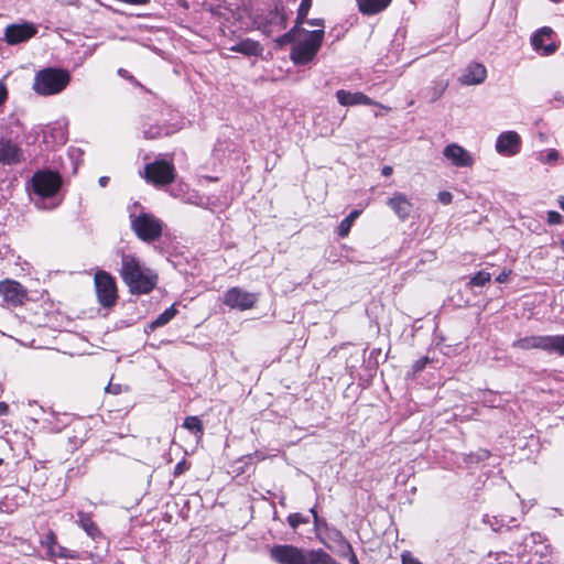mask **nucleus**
Segmentation results:
<instances>
[{
	"mask_svg": "<svg viewBox=\"0 0 564 564\" xmlns=\"http://www.w3.org/2000/svg\"><path fill=\"white\" fill-rule=\"evenodd\" d=\"M120 276L133 294H147L156 284V275L135 257L122 256Z\"/></svg>",
	"mask_w": 564,
	"mask_h": 564,
	"instance_id": "f257e3e1",
	"label": "nucleus"
},
{
	"mask_svg": "<svg viewBox=\"0 0 564 564\" xmlns=\"http://www.w3.org/2000/svg\"><path fill=\"white\" fill-rule=\"evenodd\" d=\"M62 186V177L58 173L52 171H39L32 176V187L34 194L39 197L35 206L40 209L56 208L61 200L55 199V195Z\"/></svg>",
	"mask_w": 564,
	"mask_h": 564,
	"instance_id": "f03ea898",
	"label": "nucleus"
},
{
	"mask_svg": "<svg viewBox=\"0 0 564 564\" xmlns=\"http://www.w3.org/2000/svg\"><path fill=\"white\" fill-rule=\"evenodd\" d=\"M510 550L516 552L520 561L528 564H542L552 553V546L546 543V539L539 532H532L523 542L513 544Z\"/></svg>",
	"mask_w": 564,
	"mask_h": 564,
	"instance_id": "7ed1b4c3",
	"label": "nucleus"
},
{
	"mask_svg": "<svg viewBox=\"0 0 564 564\" xmlns=\"http://www.w3.org/2000/svg\"><path fill=\"white\" fill-rule=\"evenodd\" d=\"M303 35V40L292 43L290 51V59L297 66H305L315 59L323 45L325 31H304Z\"/></svg>",
	"mask_w": 564,
	"mask_h": 564,
	"instance_id": "20e7f679",
	"label": "nucleus"
},
{
	"mask_svg": "<svg viewBox=\"0 0 564 564\" xmlns=\"http://www.w3.org/2000/svg\"><path fill=\"white\" fill-rule=\"evenodd\" d=\"M70 82L67 69L47 67L35 73L33 89L41 96L56 95L63 91Z\"/></svg>",
	"mask_w": 564,
	"mask_h": 564,
	"instance_id": "39448f33",
	"label": "nucleus"
},
{
	"mask_svg": "<svg viewBox=\"0 0 564 564\" xmlns=\"http://www.w3.org/2000/svg\"><path fill=\"white\" fill-rule=\"evenodd\" d=\"M321 549L307 550L292 544H275L270 549V558L276 564H317Z\"/></svg>",
	"mask_w": 564,
	"mask_h": 564,
	"instance_id": "423d86ee",
	"label": "nucleus"
},
{
	"mask_svg": "<svg viewBox=\"0 0 564 564\" xmlns=\"http://www.w3.org/2000/svg\"><path fill=\"white\" fill-rule=\"evenodd\" d=\"M131 225L137 236L143 241L156 240L163 230L162 221L155 216L145 213L134 217Z\"/></svg>",
	"mask_w": 564,
	"mask_h": 564,
	"instance_id": "0eeeda50",
	"label": "nucleus"
},
{
	"mask_svg": "<svg viewBox=\"0 0 564 564\" xmlns=\"http://www.w3.org/2000/svg\"><path fill=\"white\" fill-rule=\"evenodd\" d=\"M94 281L99 304L104 307L115 305L118 299L115 279L106 271H97Z\"/></svg>",
	"mask_w": 564,
	"mask_h": 564,
	"instance_id": "6e6552de",
	"label": "nucleus"
},
{
	"mask_svg": "<svg viewBox=\"0 0 564 564\" xmlns=\"http://www.w3.org/2000/svg\"><path fill=\"white\" fill-rule=\"evenodd\" d=\"M289 15L281 2L274 4L265 15L258 21V29L268 36L283 31L288 26Z\"/></svg>",
	"mask_w": 564,
	"mask_h": 564,
	"instance_id": "1a4fd4ad",
	"label": "nucleus"
},
{
	"mask_svg": "<svg viewBox=\"0 0 564 564\" xmlns=\"http://www.w3.org/2000/svg\"><path fill=\"white\" fill-rule=\"evenodd\" d=\"M145 178L154 185H165L174 178V165L172 161L156 160L145 165Z\"/></svg>",
	"mask_w": 564,
	"mask_h": 564,
	"instance_id": "9d476101",
	"label": "nucleus"
},
{
	"mask_svg": "<svg viewBox=\"0 0 564 564\" xmlns=\"http://www.w3.org/2000/svg\"><path fill=\"white\" fill-rule=\"evenodd\" d=\"M41 545L46 551V558L50 561L62 558V560H78L79 553L74 550H69L57 542L56 534L50 530L41 540Z\"/></svg>",
	"mask_w": 564,
	"mask_h": 564,
	"instance_id": "9b49d317",
	"label": "nucleus"
},
{
	"mask_svg": "<svg viewBox=\"0 0 564 564\" xmlns=\"http://www.w3.org/2000/svg\"><path fill=\"white\" fill-rule=\"evenodd\" d=\"M36 34L37 28L32 22L12 23L4 29V41L9 45H17L31 40Z\"/></svg>",
	"mask_w": 564,
	"mask_h": 564,
	"instance_id": "f8f14e48",
	"label": "nucleus"
},
{
	"mask_svg": "<svg viewBox=\"0 0 564 564\" xmlns=\"http://www.w3.org/2000/svg\"><path fill=\"white\" fill-rule=\"evenodd\" d=\"M554 36L555 32L552 28L542 26L532 34L530 42L535 52L550 56L558 48V44L553 41Z\"/></svg>",
	"mask_w": 564,
	"mask_h": 564,
	"instance_id": "ddd939ff",
	"label": "nucleus"
},
{
	"mask_svg": "<svg viewBox=\"0 0 564 564\" xmlns=\"http://www.w3.org/2000/svg\"><path fill=\"white\" fill-rule=\"evenodd\" d=\"M257 301L254 293L247 292L240 288L229 289L224 296V303L230 308L246 311L251 308Z\"/></svg>",
	"mask_w": 564,
	"mask_h": 564,
	"instance_id": "4468645a",
	"label": "nucleus"
},
{
	"mask_svg": "<svg viewBox=\"0 0 564 564\" xmlns=\"http://www.w3.org/2000/svg\"><path fill=\"white\" fill-rule=\"evenodd\" d=\"M316 535L326 547L337 549L338 553L350 544L338 529L328 525L326 521H323V525L316 530Z\"/></svg>",
	"mask_w": 564,
	"mask_h": 564,
	"instance_id": "2eb2a0df",
	"label": "nucleus"
},
{
	"mask_svg": "<svg viewBox=\"0 0 564 564\" xmlns=\"http://www.w3.org/2000/svg\"><path fill=\"white\" fill-rule=\"evenodd\" d=\"M336 98L339 105L348 107V106H356V105H365V106H376L379 108H382L387 111H390L391 108L387 107L367 95H365L361 91L350 93L345 89H339L336 91Z\"/></svg>",
	"mask_w": 564,
	"mask_h": 564,
	"instance_id": "dca6fc26",
	"label": "nucleus"
},
{
	"mask_svg": "<svg viewBox=\"0 0 564 564\" xmlns=\"http://www.w3.org/2000/svg\"><path fill=\"white\" fill-rule=\"evenodd\" d=\"M0 294L12 306L22 305L28 296L26 290L13 280H6L0 283Z\"/></svg>",
	"mask_w": 564,
	"mask_h": 564,
	"instance_id": "f3484780",
	"label": "nucleus"
},
{
	"mask_svg": "<svg viewBox=\"0 0 564 564\" xmlns=\"http://www.w3.org/2000/svg\"><path fill=\"white\" fill-rule=\"evenodd\" d=\"M486 78V66L478 62H471L466 66L464 73L459 77V83L465 86H473L482 84Z\"/></svg>",
	"mask_w": 564,
	"mask_h": 564,
	"instance_id": "a211bd4d",
	"label": "nucleus"
},
{
	"mask_svg": "<svg viewBox=\"0 0 564 564\" xmlns=\"http://www.w3.org/2000/svg\"><path fill=\"white\" fill-rule=\"evenodd\" d=\"M306 18L307 14L297 12L294 25L288 32H285L284 34L274 40L279 48H282L291 43H294L297 36L304 34V31L306 30L303 28V24L305 22L307 23Z\"/></svg>",
	"mask_w": 564,
	"mask_h": 564,
	"instance_id": "6ab92c4d",
	"label": "nucleus"
},
{
	"mask_svg": "<svg viewBox=\"0 0 564 564\" xmlns=\"http://www.w3.org/2000/svg\"><path fill=\"white\" fill-rule=\"evenodd\" d=\"M444 156L456 166H470L473 156L457 143H449L443 152Z\"/></svg>",
	"mask_w": 564,
	"mask_h": 564,
	"instance_id": "aec40b11",
	"label": "nucleus"
},
{
	"mask_svg": "<svg viewBox=\"0 0 564 564\" xmlns=\"http://www.w3.org/2000/svg\"><path fill=\"white\" fill-rule=\"evenodd\" d=\"M388 206L402 220L408 218L412 210V204L406 198V196L401 193H395L391 198H389Z\"/></svg>",
	"mask_w": 564,
	"mask_h": 564,
	"instance_id": "412c9836",
	"label": "nucleus"
},
{
	"mask_svg": "<svg viewBox=\"0 0 564 564\" xmlns=\"http://www.w3.org/2000/svg\"><path fill=\"white\" fill-rule=\"evenodd\" d=\"M360 13L364 15H375L384 11L392 0H356Z\"/></svg>",
	"mask_w": 564,
	"mask_h": 564,
	"instance_id": "4be33fe9",
	"label": "nucleus"
},
{
	"mask_svg": "<svg viewBox=\"0 0 564 564\" xmlns=\"http://www.w3.org/2000/svg\"><path fill=\"white\" fill-rule=\"evenodd\" d=\"M68 138V123L63 120H57L46 127L44 130V139L52 141H66Z\"/></svg>",
	"mask_w": 564,
	"mask_h": 564,
	"instance_id": "5701e85b",
	"label": "nucleus"
},
{
	"mask_svg": "<svg viewBox=\"0 0 564 564\" xmlns=\"http://www.w3.org/2000/svg\"><path fill=\"white\" fill-rule=\"evenodd\" d=\"M22 159V152L17 143H0V163L14 164Z\"/></svg>",
	"mask_w": 564,
	"mask_h": 564,
	"instance_id": "b1692460",
	"label": "nucleus"
},
{
	"mask_svg": "<svg viewBox=\"0 0 564 564\" xmlns=\"http://www.w3.org/2000/svg\"><path fill=\"white\" fill-rule=\"evenodd\" d=\"M262 50L261 44L251 39H245L230 47V51L241 53L246 56H259Z\"/></svg>",
	"mask_w": 564,
	"mask_h": 564,
	"instance_id": "393cba45",
	"label": "nucleus"
},
{
	"mask_svg": "<svg viewBox=\"0 0 564 564\" xmlns=\"http://www.w3.org/2000/svg\"><path fill=\"white\" fill-rule=\"evenodd\" d=\"M543 345H544V336H538V335L519 338L512 343L513 348H518L521 350H531V349L543 350Z\"/></svg>",
	"mask_w": 564,
	"mask_h": 564,
	"instance_id": "a878e982",
	"label": "nucleus"
},
{
	"mask_svg": "<svg viewBox=\"0 0 564 564\" xmlns=\"http://www.w3.org/2000/svg\"><path fill=\"white\" fill-rule=\"evenodd\" d=\"M543 350L564 356V335H545Z\"/></svg>",
	"mask_w": 564,
	"mask_h": 564,
	"instance_id": "bb28decb",
	"label": "nucleus"
},
{
	"mask_svg": "<svg viewBox=\"0 0 564 564\" xmlns=\"http://www.w3.org/2000/svg\"><path fill=\"white\" fill-rule=\"evenodd\" d=\"M183 429L193 437L194 444L197 445L203 436L200 420L197 416H188L183 423Z\"/></svg>",
	"mask_w": 564,
	"mask_h": 564,
	"instance_id": "cd10ccee",
	"label": "nucleus"
},
{
	"mask_svg": "<svg viewBox=\"0 0 564 564\" xmlns=\"http://www.w3.org/2000/svg\"><path fill=\"white\" fill-rule=\"evenodd\" d=\"M77 516H78V524L91 539H96V538L100 536L101 533H100L97 524L93 521L91 517L88 513L78 511Z\"/></svg>",
	"mask_w": 564,
	"mask_h": 564,
	"instance_id": "c85d7f7f",
	"label": "nucleus"
},
{
	"mask_svg": "<svg viewBox=\"0 0 564 564\" xmlns=\"http://www.w3.org/2000/svg\"><path fill=\"white\" fill-rule=\"evenodd\" d=\"M448 87V79L438 78L435 79L432 85L427 88L426 95L430 98V101H436L440 99Z\"/></svg>",
	"mask_w": 564,
	"mask_h": 564,
	"instance_id": "c756f323",
	"label": "nucleus"
},
{
	"mask_svg": "<svg viewBox=\"0 0 564 564\" xmlns=\"http://www.w3.org/2000/svg\"><path fill=\"white\" fill-rule=\"evenodd\" d=\"M360 210H352L346 218H344L338 226V236L344 238L348 236L354 221L359 217Z\"/></svg>",
	"mask_w": 564,
	"mask_h": 564,
	"instance_id": "7c9ffc66",
	"label": "nucleus"
},
{
	"mask_svg": "<svg viewBox=\"0 0 564 564\" xmlns=\"http://www.w3.org/2000/svg\"><path fill=\"white\" fill-rule=\"evenodd\" d=\"M496 151L503 156H512L519 153L520 143H496Z\"/></svg>",
	"mask_w": 564,
	"mask_h": 564,
	"instance_id": "2f4dec72",
	"label": "nucleus"
},
{
	"mask_svg": "<svg viewBox=\"0 0 564 564\" xmlns=\"http://www.w3.org/2000/svg\"><path fill=\"white\" fill-rule=\"evenodd\" d=\"M175 310H176V303H173L169 310L163 312L161 315L158 316V318L155 321L152 322L151 327L155 328V327L165 325L167 322H170L174 317Z\"/></svg>",
	"mask_w": 564,
	"mask_h": 564,
	"instance_id": "473e14b6",
	"label": "nucleus"
},
{
	"mask_svg": "<svg viewBox=\"0 0 564 564\" xmlns=\"http://www.w3.org/2000/svg\"><path fill=\"white\" fill-rule=\"evenodd\" d=\"M491 279V274L489 272L479 271L474 276L470 278L469 284L473 286H484Z\"/></svg>",
	"mask_w": 564,
	"mask_h": 564,
	"instance_id": "72a5a7b5",
	"label": "nucleus"
},
{
	"mask_svg": "<svg viewBox=\"0 0 564 564\" xmlns=\"http://www.w3.org/2000/svg\"><path fill=\"white\" fill-rule=\"evenodd\" d=\"M558 159L560 153L555 149L547 150L545 154L543 152L539 154V160L545 164H555L558 161Z\"/></svg>",
	"mask_w": 564,
	"mask_h": 564,
	"instance_id": "f704fd0d",
	"label": "nucleus"
},
{
	"mask_svg": "<svg viewBox=\"0 0 564 564\" xmlns=\"http://www.w3.org/2000/svg\"><path fill=\"white\" fill-rule=\"evenodd\" d=\"M489 456H490V453L487 449L480 448L477 452L469 454L467 456L466 462L467 463H478V462L487 459Z\"/></svg>",
	"mask_w": 564,
	"mask_h": 564,
	"instance_id": "c9c22d12",
	"label": "nucleus"
},
{
	"mask_svg": "<svg viewBox=\"0 0 564 564\" xmlns=\"http://www.w3.org/2000/svg\"><path fill=\"white\" fill-rule=\"evenodd\" d=\"M288 522L291 528L296 529L300 524L307 523L308 519L301 513H291L288 517Z\"/></svg>",
	"mask_w": 564,
	"mask_h": 564,
	"instance_id": "e433bc0d",
	"label": "nucleus"
},
{
	"mask_svg": "<svg viewBox=\"0 0 564 564\" xmlns=\"http://www.w3.org/2000/svg\"><path fill=\"white\" fill-rule=\"evenodd\" d=\"M339 555L341 557L348 558L350 564H359L358 558L350 544L346 545L345 549L340 550Z\"/></svg>",
	"mask_w": 564,
	"mask_h": 564,
	"instance_id": "4c0bfd02",
	"label": "nucleus"
},
{
	"mask_svg": "<svg viewBox=\"0 0 564 564\" xmlns=\"http://www.w3.org/2000/svg\"><path fill=\"white\" fill-rule=\"evenodd\" d=\"M317 564H340L336 562L327 552L321 549Z\"/></svg>",
	"mask_w": 564,
	"mask_h": 564,
	"instance_id": "58836bf2",
	"label": "nucleus"
},
{
	"mask_svg": "<svg viewBox=\"0 0 564 564\" xmlns=\"http://www.w3.org/2000/svg\"><path fill=\"white\" fill-rule=\"evenodd\" d=\"M497 141H520V137L516 131H506L498 137Z\"/></svg>",
	"mask_w": 564,
	"mask_h": 564,
	"instance_id": "ea45409f",
	"label": "nucleus"
},
{
	"mask_svg": "<svg viewBox=\"0 0 564 564\" xmlns=\"http://www.w3.org/2000/svg\"><path fill=\"white\" fill-rule=\"evenodd\" d=\"M401 560H402V564H422L409 551H405V552L402 553Z\"/></svg>",
	"mask_w": 564,
	"mask_h": 564,
	"instance_id": "a19ab883",
	"label": "nucleus"
},
{
	"mask_svg": "<svg viewBox=\"0 0 564 564\" xmlns=\"http://www.w3.org/2000/svg\"><path fill=\"white\" fill-rule=\"evenodd\" d=\"M437 198L442 204L448 205L452 203L453 195L447 191H442L437 194Z\"/></svg>",
	"mask_w": 564,
	"mask_h": 564,
	"instance_id": "79ce46f5",
	"label": "nucleus"
},
{
	"mask_svg": "<svg viewBox=\"0 0 564 564\" xmlns=\"http://www.w3.org/2000/svg\"><path fill=\"white\" fill-rule=\"evenodd\" d=\"M561 220H562V215L560 213L553 212V210L549 212V214H547V221L550 224L557 225V224L561 223Z\"/></svg>",
	"mask_w": 564,
	"mask_h": 564,
	"instance_id": "37998d69",
	"label": "nucleus"
},
{
	"mask_svg": "<svg viewBox=\"0 0 564 564\" xmlns=\"http://www.w3.org/2000/svg\"><path fill=\"white\" fill-rule=\"evenodd\" d=\"M312 1L313 0H302L299 6L297 12L308 14V11L312 7Z\"/></svg>",
	"mask_w": 564,
	"mask_h": 564,
	"instance_id": "c03bdc74",
	"label": "nucleus"
},
{
	"mask_svg": "<svg viewBox=\"0 0 564 564\" xmlns=\"http://www.w3.org/2000/svg\"><path fill=\"white\" fill-rule=\"evenodd\" d=\"M310 511H311V513H312V516H313V518H314V528H315V531H316V530H319V528L323 525V521H324V520H321V519H319V517H318V514H317V511H316V508H315V507L311 508V510H310Z\"/></svg>",
	"mask_w": 564,
	"mask_h": 564,
	"instance_id": "a18cd8bd",
	"label": "nucleus"
},
{
	"mask_svg": "<svg viewBox=\"0 0 564 564\" xmlns=\"http://www.w3.org/2000/svg\"><path fill=\"white\" fill-rule=\"evenodd\" d=\"M8 99V89L4 83L0 82V107L7 101Z\"/></svg>",
	"mask_w": 564,
	"mask_h": 564,
	"instance_id": "49530a36",
	"label": "nucleus"
},
{
	"mask_svg": "<svg viewBox=\"0 0 564 564\" xmlns=\"http://www.w3.org/2000/svg\"><path fill=\"white\" fill-rule=\"evenodd\" d=\"M511 274V270H503L497 278L496 281L498 283H503L508 280L509 275Z\"/></svg>",
	"mask_w": 564,
	"mask_h": 564,
	"instance_id": "de8ad7c7",
	"label": "nucleus"
},
{
	"mask_svg": "<svg viewBox=\"0 0 564 564\" xmlns=\"http://www.w3.org/2000/svg\"><path fill=\"white\" fill-rule=\"evenodd\" d=\"M307 23L313 26H318L319 28L318 30H324V26H325L323 19H311V20H307Z\"/></svg>",
	"mask_w": 564,
	"mask_h": 564,
	"instance_id": "09e8293b",
	"label": "nucleus"
},
{
	"mask_svg": "<svg viewBox=\"0 0 564 564\" xmlns=\"http://www.w3.org/2000/svg\"><path fill=\"white\" fill-rule=\"evenodd\" d=\"M199 4L196 0H178V7L182 6L188 9L191 6Z\"/></svg>",
	"mask_w": 564,
	"mask_h": 564,
	"instance_id": "8fccbe9b",
	"label": "nucleus"
},
{
	"mask_svg": "<svg viewBox=\"0 0 564 564\" xmlns=\"http://www.w3.org/2000/svg\"><path fill=\"white\" fill-rule=\"evenodd\" d=\"M427 362V358H424V359H421V360H417L414 365V370L415 371H420L424 368V366L426 365Z\"/></svg>",
	"mask_w": 564,
	"mask_h": 564,
	"instance_id": "3c124183",
	"label": "nucleus"
},
{
	"mask_svg": "<svg viewBox=\"0 0 564 564\" xmlns=\"http://www.w3.org/2000/svg\"><path fill=\"white\" fill-rule=\"evenodd\" d=\"M9 413V405L6 402H0V416Z\"/></svg>",
	"mask_w": 564,
	"mask_h": 564,
	"instance_id": "603ef678",
	"label": "nucleus"
},
{
	"mask_svg": "<svg viewBox=\"0 0 564 564\" xmlns=\"http://www.w3.org/2000/svg\"><path fill=\"white\" fill-rule=\"evenodd\" d=\"M381 172H382V175H384V176H390V175L392 174V172H393V169H392V166H390V165H384V166L382 167V171H381Z\"/></svg>",
	"mask_w": 564,
	"mask_h": 564,
	"instance_id": "864d4df0",
	"label": "nucleus"
},
{
	"mask_svg": "<svg viewBox=\"0 0 564 564\" xmlns=\"http://www.w3.org/2000/svg\"><path fill=\"white\" fill-rule=\"evenodd\" d=\"M107 391H108V392H111V393L117 394V393H119V392H120V389H119V387H118V386L109 384V386L107 387Z\"/></svg>",
	"mask_w": 564,
	"mask_h": 564,
	"instance_id": "5fc2aeb1",
	"label": "nucleus"
},
{
	"mask_svg": "<svg viewBox=\"0 0 564 564\" xmlns=\"http://www.w3.org/2000/svg\"><path fill=\"white\" fill-rule=\"evenodd\" d=\"M108 182H109V177L108 176H101L98 180L99 185L102 186V187L107 186Z\"/></svg>",
	"mask_w": 564,
	"mask_h": 564,
	"instance_id": "6e6d98bb",
	"label": "nucleus"
},
{
	"mask_svg": "<svg viewBox=\"0 0 564 564\" xmlns=\"http://www.w3.org/2000/svg\"><path fill=\"white\" fill-rule=\"evenodd\" d=\"M492 519L495 520V522H491L489 519H488V520H486V521L491 525V528H492V530H494V531H498V530H499V528H498V527H496V524H498V519H497L496 517H494Z\"/></svg>",
	"mask_w": 564,
	"mask_h": 564,
	"instance_id": "4d7b16f0",
	"label": "nucleus"
},
{
	"mask_svg": "<svg viewBox=\"0 0 564 564\" xmlns=\"http://www.w3.org/2000/svg\"><path fill=\"white\" fill-rule=\"evenodd\" d=\"M186 468L187 467L185 462H178V475L182 474Z\"/></svg>",
	"mask_w": 564,
	"mask_h": 564,
	"instance_id": "13d9d810",
	"label": "nucleus"
},
{
	"mask_svg": "<svg viewBox=\"0 0 564 564\" xmlns=\"http://www.w3.org/2000/svg\"><path fill=\"white\" fill-rule=\"evenodd\" d=\"M118 73H119V75H120V76L128 77V76H127V75H128V70H126V69L120 68V69L118 70Z\"/></svg>",
	"mask_w": 564,
	"mask_h": 564,
	"instance_id": "bf43d9fd",
	"label": "nucleus"
},
{
	"mask_svg": "<svg viewBox=\"0 0 564 564\" xmlns=\"http://www.w3.org/2000/svg\"><path fill=\"white\" fill-rule=\"evenodd\" d=\"M560 207L564 210V197H561L558 200Z\"/></svg>",
	"mask_w": 564,
	"mask_h": 564,
	"instance_id": "052dcab7",
	"label": "nucleus"
},
{
	"mask_svg": "<svg viewBox=\"0 0 564 564\" xmlns=\"http://www.w3.org/2000/svg\"><path fill=\"white\" fill-rule=\"evenodd\" d=\"M2 463H3V459H2V458H0V465H1Z\"/></svg>",
	"mask_w": 564,
	"mask_h": 564,
	"instance_id": "680f3d73",
	"label": "nucleus"
}]
</instances>
